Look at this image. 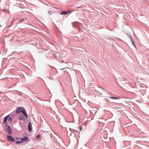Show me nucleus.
<instances>
[{
	"instance_id": "obj_1",
	"label": "nucleus",
	"mask_w": 149,
	"mask_h": 149,
	"mask_svg": "<svg viewBox=\"0 0 149 149\" xmlns=\"http://www.w3.org/2000/svg\"><path fill=\"white\" fill-rule=\"evenodd\" d=\"M7 140L12 142H14L15 141L14 139L10 136L8 135L7 136Z\"/></svg>"
},
{
	"instance_id": "obj_2",
	"label": "nucleus",
	"mask_w": 149,
	"mask_h": 149,
	"mask_svg": "<svg viewBox=\"0 0 149 149\" xmlns=\"http://www.w3.org/2000/svg\"><path fill=\"white\" fill-rule=\"evenodd\" d=\"M29 138L27 136H25L24 137L22 138L21 139V141H22L25 142L28 141Z\"/></svg>"
},
{
	"instance_id": "obj_3",
	"label": "nucleus",
	"mask_w": 149,
	"mask_h": 149,
	"mask_svg": "<svg viewBox=\"0 0 149 149\" xmlns=\"http://www.w3.org/2000/svg\"><path fill=\"white\" fill-rule=\"evenodd\" d=\"M22 108H23L21 107L17 108L15 113H19L21 112H22L23 110V109H22Z\"/></svg>"
},
{
	"instance_id": "obj_4",
	"label": "nucleus",
	"mask_w": 149,
	"mask_h": 149,
	"mask_svg": "<svg viewBox=\"0 0 149 149\" xmlns=\"http://www.w3.org/2000/svg\"><path fill=\"white\" fill-rule=\"evenodd\" d=\"M22 112V113L24 115V117L26 118H28V116L27 115L26 111L24 109H23Z\"/></svg>"
},
{
	"instance_id": "obj_5",
	"label": "nucleus",
	"mask_w": 149,
	"mask_h": 149,
	"mask_svg": "<svg viewBox=\"0 0 149 149\" xmlns=\"http://www.w3.org/2000/svg\"><path fill=\"white\" fill-rule=\"evenodd\" d=\"M71 11L70 10L68 11H62L61 13V15H66L68 13H71Z\"/></svg>"
},
{
	"instance_id": "obj_6",
	"label": "nucleus",
	"mask_w": 149,
	"mask_h": 149,
	"mask_svg": "<svg viewBox=\"0 0 149 149\" xmlns=\"http://www.w3.org/2000/svg\"><path fill=\"white\" fill-rule=\"evenodd\" d=\"M25 117H24L22 115H20L18 117V119L20 120L25 121Z\"/></svg>"
},
{
	"instance_id": "obj_7",
	"label": "nucleus",
	"mask_w": 149,
	"mask_h": 149,
	"mask_svg": "<svg viewBox=\"0 0 149 149\" xmlns=\"http://www.w3.org/2000/svg\"><path fill=\"white\" fill-rule=\"evenodd\" d=\"M6 130L9 134H11L12 131L10 126H8L7 127Z\"/></svg>"
},
{
	"instance_id": "obj_8",
	"label": "nucleus",
	"mask_w": 149,
	"mask_h": 149,
	"mask_svg": "<svg viewBox=\"0 0 149 149\" xmlns=\"http://www.w3.org/2000/svg\"><path fill=\"white\" fill-rule=\"evenodd\" d=\"M28 130L31 132L32 130V128H31V122H29L28 124Z\"/></svg>"
},
{
	"instance_id": "obj_9",
	"label": "nucleus",
	"mask_w": 149,
	"mask_h": 149,
	"mask_svg": "<svg viewBox=\"0 0 149 149\" xmlns=\"http://www.w3.org/2000/svg\"><path fill=\"white\" fill-rule=\"evenodd\" d=\"M9 115H8L7 116H5L4 117V120H3V124H5L6 123V121L7 120V119H8V118L9 117Z\"/></svg>"
},
{
	"instance_id": "obj_10",
	"label": "nucleus",
	"mask_w": 149,
	"mask_h": 149,
	"mask_svg": "<svg viewBox=\"0 0 149 149\" xmlns=\"http://www.w3.org/2000/svg\"><path fill=\"white\" fill-rule=\"evenodd\" d=\"M109 98L113 99L115 100L118 99H119V97H108Z\"/></svg>"
},
{
	"instance_id": "obj_11",
	"label": "nucleus",
	"mask_w": 149,
	"mask_h": 149,
	"mask_svg": "<svg viewBox=\"0 0 149 149\" xmlns=\"http://www.w3.org/2000/svg\"><path fill=\"white\" fill-rule=\"evenodd\" d=\"M22 143V142L21 141H17L16 142V143L17 144H19V143Z\"/></svg>"
},
{
	"instance_id": "obj_12",
	"label": "nucleus",
	"mask_w": 149,
	"mask_h": 149,
	"mask_svg": "<svg viewBox=\"0 0 149 149\" xmlns=\"http://www.w3.org/2000/svg\"><path fill=\"white\" fill-rule=\"evenodd\" d=\"M11 120H12V118L11 117L9 118L8 120V121L10 122H11Z\"/></svg>"
},
{
	"instance_id": "obj_13",
	"label": "nucleus",
	"mask_w": 149,
	"mask_h": 149,
	"mask_svg": "<svg viewBox=\"0 0 149 149\" xmlns=\"http://www.w3.org/2000/svg\"><path fill=\"white\" fill-rule=\"evenodd\" d=\"M78 129H79V131H81L82 130V127H79L78 128Z\"/></svg>"
},
{
	"instance_id": "obj_14",
	"label": "nucleus",
	"mask_w": 149,
	"mask_h": 149,
	"mask_svg": "<svg viewBox=\"0 0 149 149\" xmlns=\"http://www.w3.org/2000/svg\"><path fill=\"white\" fill-rule=\"evenodd\" d=\"M40 137V135L39 134L36 137L37 138H38Z\"/></svg>"
},
{
	"instance_id": "obj_15",
	"label": "nucleus",
	"mask_w": 149,
	"mask_h": 149,
	"mask_svg": "<svg viewBox=\"0 0 149 149\" xmlns=\"http://www.w3.org/2000/svg\"><path fill=\"white\" fill-rule=\"evenodd\" d=\"M23 21V20H20V21Z\"/></svg>"
}]
</instances>
